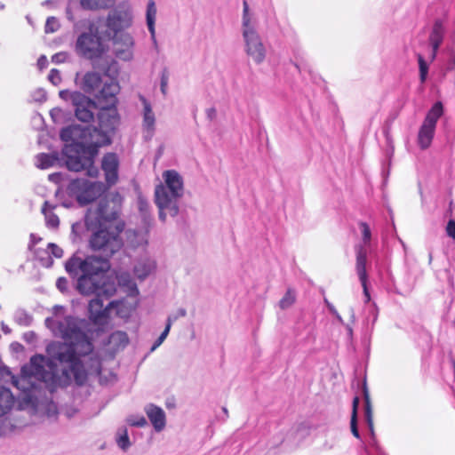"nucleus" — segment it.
I'll use <instances>...</instances> for the list:
<instances>
[{"instance_id": "49530a36", "label": "nucleus", "mask_w": 455, "mask_h": 455, "mask_svg": "<svg viewBox=\"0 0 455 455\" xmlns=\"http://www.w3.org/2000/svg\"><path fill=\"white\" fill-rule=\"evenodd\" d=\"M139 207L143 216L146 217L148 212V204L143 200H140Z\"/></svg>"}, {"instance_id": "864d4df0", "label": "nucleus", "mask_w": 455, "mask_h": 455, "mask_svg": "<svg viewBox=\"0 0 455 455\" xmlns=\"http://www.w3.org/2000/svg\"><path fill=\"white\" fill-rule=\"evenodd\" d=\"M60 179V173H52V174L49 175V180L53 181V182H59Z\"/></svg>"}, {"instance_id": "cd10ccee", "label": "nucleus", "mask_w": 455, "mask_h": 455, "mask_svg": "<svg viewBox=\"0 0 455 455\" xmlns=\"http://www.w3.org/2000/svg\"><path fill=\"white\" fill-rule=\"evenodd\" d=\"M111 315L115 313L121 318H126L132 313L133 307L126 304L123 300H114L110 302Z\"/></svg>"}, {"instance_id": "39448f33", "label": "nucleus", "mask_w": 455, "mask_h": 455, "mask_svg": "<svg viewBox=\"0 0 455 455\" xmlns=\"http://www.w3.org/2000/svg\"><path fill=\"white\" fill-rule=\"evenodd\" d=\"M123 225L119 223H100L98 229L92 233L89 240L92 251H99L103 257L100 259L108 261V258L116 253L123 246L120 234ZM99 258V256H97Z\"/></svg>"}, {"instance_id": "79ce46f5", "label": "nucleus", "mask_w": 455, "mask_h": 455, "mask_svg": "<svg viewBox=\"0 0 455 455\" xmlns=\"http://www.w3.org/2000/svg\"><path fill=\"white\" fill-rule=\"evenodd\" d=\"M48 251L58 259L63 256L62 249L54 243L48 244Z\"/></svg>"}, {"instance_id": "9b49d317", "label": "nucleus", "mask_w": 455, "mask_h": 455, "mask_svg": "<svg viewBox=\"0 0 455 455\" xmlns=\"http://www.w3.org/2000/svg\"><path fill=\"white\" fill-rule=\"evenodd\" d=\"M133 15L132 8L128 4H119L111 11L106 20L107 28L113 35L124 33V30L132 25Z\"/></svg>"}, {"instance_id": "0e129e2a", "label": "nucleus", "mask_w": 455, "mask_h": 455, "mask_svg": "<svg viewBox=\"0 0 455 455\" xmlns=\"http://www.w3.org/2000/svg\"><path fill=\"white\" fill-rule=\"evenodd\" d=\"M212 113H214V109L210 110V115H212Z\"/></svg>"}, {"instance_id": "423d86ee", "label": "nucleus", "mask_w": 455, "mask_h": 455, "mask_svg": "<svg viewBox=\"0 0 455 455\" xmlns=\"http://www.w3.org/2000/svg\"><path fill=\"white\" fill-rule=\"evenodd\" d=\"M68 191L81 205H84L100 196L105 191V186L87 179H76L69 183Z\"/></svg>"}, {"instance_id": "6e6552de", "label": "nucleus", "mask_w": 455, "mask_h": 455, "mask_svg": "<svg viewBox=\"0 0 455 455\" xmlns=\"http://www.w3.org/2000/svg\"><path fill=\"white\" fill-rule=\"evenodd\" d=\"M59 95L63 100L72 103L77 119L84 123H89L93 119V110L96 108V106L91 99L79 92H70L68 90L60 91Z\"/></svg>"}, {"instance_id": "4468645a", "label": "nucleus", "mask_w": 455, "mask_h": 455, "mask_svg": "<svg viewBox=\"0 0 455 455\" xmlns=\"http://www.w3.org/2000/svg\"><path fill=\"white\" fill-rule=\"evenodd\" d=\"M243 38L244 41L245 52L247 55L254 63L261 64L266 58L267 50L259 35L257 33L248 36H243Z\"/></svg>"}, {"instance_id": "de8ad7c7", "label": "nucleus", "mask_w": 455, "mask_h": 455, "mask_svg": "<svg viewBox=\"0 0 455 455\" xmlns=\"http://www.w3.org/2000/svg\"><path fill=\"white\" fill-rule=\"evenodd\" d=\"M50 114L52 119L56 122L57 118H59L62 115V110L59 108H55L51 110Z\"/></svg>"}, {"instance_id": "4be33fe9", "label": "nucleus", "mask_w": 455, "mask_h": 455, "mask_svg": "<svg viewBox=\"0 0 455 455\" xmlns=\"http://www.w3.org/2000/svg\"><path fill=\"white\" fill-rule=\"evenodd\" d=\"M444 33L445 28L443 23L441 20H436L433 26V29L429 36V42L433 49L431 60H434L436 56L437 50L443 42Z\"/></svg>"}, {"instance_id": "f704fd0d", "label": "nucleus", "mask_w": 455, "mask_h": 455, "mask_svg": "<svg viewBox=\"0 0 455 455\" xmlns=\"http://www.w3.org/2000/svg\"><path fill=\"white\" fill-rule=\"evenodd\" d=\"M358 405H359V398L355 397L353 400V412H352V417H351L350 427H351V432H352L353 435L356 438H360V434H359V431L357 428V421H356Z\"/></svg>"}, {"instance_id": "37998d69", "label": "nucleus", "mask_w": 455, "mask_h": 455, "mask_svg": "<svg viewBox=\"0 0 455 455\" xmlns=\"http://www.w3.org/2000/svg\"><path fill=\"white\" fill-rule=\"evenodd\" d=\"M446 233L448 236L455 240V220H450L446 226Z\"/></svg>"}, {"instance_id": "bf43d9fd", "label": "nucleus", "mask_w": 455, "mask_h": 455, "mask_svg": "<svg viewBox=\"0 0 455 455\" xmlns=\"http://www.w3.org/2000/svg\"><path fill=\"white\" fill-rule=\"evenodd\" d=\"M376 455H385L378 447H376Z\"/></svg>"}, {"instance_id": "603ef678", "label": "nucleus", "mask_w": 455, "mask_h": 455, "mask_svg": "<svg viewBox=\"0 0 455 455\" xmlns=\"http://www.w3.org/2000/svg\"><path fill=\"white\" fill-rule=\"evenodd\" d=\"M45 92L44 90H38L37 91V97L36 98V100H45Z\"/></svg>"}, {"instance_id": "052dcab7", "label": "nucleus", "mask_w": 455, "mask_h": 455, "mask_svg": "<svg viewBox=\"0 0 455 455\" xmlns=\"http://www.w3.org/2000/svg\"><path fill=\"white\" fill-rule=\"evenodd\" d=\"M4 9V4L3 3H0V11Z\"/></svg>"}, {"instance_id": "e2e57ef3", "label": "nucleus", "mask_w": 455, "mask_h": 455, "mask_svg": "<svg viewBox=\"0 0 455 455\" xmlns=\"http://www.w3.org/2000/svg\"><path fill=\"white\" fill-rule=\"evenodd\" d=\"M212 113H214V109L210 110V115H212Z\"/></svg>"}, {"instance_id": "0eeeda50", "label": "nucleus", "mask_w": 455, "mask_h": 455, "mask_svg": "<svg viewBox=\"0 0 455 455\" xmlns=\"http://www.w3.org/2000/svg\"><path fill=\"white\" fill-rule=\"evenodd\" d=\"M360 229L362 232V240L363 244L357 248L356 251V273L358 278L361 282L363 294L365 298V302L368 303L371 300V295L369 293L368 286H367V271H366V261H367V249L369 246L371 238V233L368 224L365 222L360 223Z\"/></svg>"}, {"instance_id": "c03bdc74", "label": "nucleus", "mask_w": 455, "mask_h": 455, "mask_svg": "<svg viewBox=\"0 0 455 455\" xmlns=\"http://www.w3.org/2000/svg\"><path fill=\"white\" fill-rule=\"evenodd\" d=\"M56 286L61 292H65L68 290V280L65 277L58 278Z\"/></svg>"}, {"instance_id": "412c9836", "label": "nucleus", "mask_w": 455, "mask_h": 455, "mask_svg": "<svg viewBox=\"0 0 455 455\" xmlns=\"http://www.w3.org/2000/svg\"><path fill=\"white\" fill-rule=\"evenodd\" d=\"M145 411L156 431L160 432L165 427V413L160 407L149 404Z\"/></svg>"}, {"instance_id": "6e6d98bb", "label": "nucleus", "mask_w": 455, "mask_h": 455, "mask_svg": "<svg viewBox=\"0 0 455 455\" xmlns=\"http://www.w3.org/2000/svg\"><path fill=\"white\" fill-rule=\"evenodd\" d=\"M92 214H93V213H92V212H89V214H88V215H87V217H86V224H87L88 226H90V225H91V221H92Z\"/></svg>"}, {"instance_id": "338daca9", "label": "nucleus", "mask_w": 455, "mask_h": 455, "mask_svg": "<svg viewBox=\"0 0 455 455\" xmlns=\"http://www.w3.org/2000/svg\"><path fill=\"white\" fill-rule=\"evenodd\" d=\"M377 319V313L374 315V321Z\"/></svg>"}, {"instance_id": "7ed1b4c3", "label": "nucleus", "mask_w": 455, "mask_h": 455, "mask_svg": "<svg viewBox=\"0 0 455 455\" xmlns=\"http://www.w3.org/2000/svg\"><path fill=\"white\" fill-rule=\"evenodd\" d=\"M66 271L76 279V289L84 296L95 295L89 302L90 319L96 324H103L111 316L110 303L104 307L102 299H108L116 292V285L107 275L109 261L89 255L82 258L73 255L65 264Z\"/></svg>"}, {"instance_id": "7c9ffc66", "label": "nucleus", "mask_w": 455, "mask_h": 455, "mask_svg": "<svg viewBox=\"0 0 455 455\" xmlns=\"http://www.w3.org/2000/svg\"><path fill=\"white\" fill-rule=\"evenodd\" d=\"M57 162V157L49 154H39L36 157V165L40 169H47Z\"/></svg>"}, {"instance_id": "8fccbe9b", "label": "nucleus", "mask_w": 455, "mask_h": 455, "mask_svg": "<svg viewBox=\"0 0 455 455\" xmlns=\"http://www.w3.org/2000/svg\"><path fill=\"white\" fill-rule=\"evenodd\" d=\"M335 444H336L335 437H332L330 440H327L326 444H325L326 451L332 450L335 447Z\"/></svg>"}, {"instance_id": "4c0bfd02", "label": "nucleus", "mask_w": 455, "mask_h": 455, "mask_svg": "<svg viewBox=\"0 0 455 455\" xmlns=\"http://www.w3.org/2000/svg\"><path fill=\"white\" fill-rule=\"evenodd\" d=\"M127 423L132 427H142L147 425V420L142 415H131L127 418Z\"/></svg>"}, {"instance_id": "3c124183", "label": "nucleus", "mask_w": 455, "mask_h": 455, "mask_svg": "<svg viewBox=\"0 0 455 455\" xmlns=\"http://www.w3.org/2000/svg\"><path fill=\"white\" fill-rule=\"evenodd\" d=\"M186 315H187L186 309L180 308L175 314L171 315L170 316H178V318H180V317H184Z\"/></svg>"}, {"instance_id": "c85d7f7f", "label": "nucleus", "mask_w": 455, "mask_h": 455, "mask_svg": "<svg viewBox=\"0 0 455 455\" xmlns=\"http://www.w3.org/2000/svg\"><path fill=\"white\" fill-rule=\"evenodd\" d=\"M117 281L119 285L125 287L130 296H136L139 293L137 284L131 278L128 273H121L117 275Z\"/></svg>"}, {"instance_id": "c756f323", "label": "nucleus", "mask_w": 455, "mask_h": 455, "mask_svg": "<svg viewBox=\"0 0 455 455\" xmlns=\"http://www.w3.org/2000/svg\"><path fill=\"white\" fill-rule=\"evenodd\" d=\"M115 0H80L81 6L85 10L105 9L110 6Z\"/></svg>"}, {"instance_id": "dca6fc26", "label": "nucleus", "mask_w": 455, "mask_h": 455, "mask_svg": "<svg viewBox=\"0 0 455 455\" xmlns=\"http://www.w3.org/2000/svg\"><path fill=\"white\" fill-rule=\"evenodd\" d=\"M139 99L142 105V129L146 137L150 139L156 129V116L149 100L142 95H140Z\"/></svg>"}, {"instance_id": "6ab92c4d", "label": "nucleus", "mask_w": 455, "mask_h": 455, "mask_svg": "<svg viewBox=\"0 0 455 455\" xmlns=\"http://www.w3.org/2000/svg\"><path fill=\"white\" fill-rule=\"evenodd\" d=\"M157 16V7L154 0H148L146 6V24L150 34L151 41L154 46L157 47V40L156 36V21Z\"/></svg>"}, {"instance_id": "393cba45", "label": "nucleus", "mask_w": 455, "mask_h": 455, "mask_svg": "<svg viewBox=\"0 0 455 455\" xmlns=\"http://www.w3.org/2000/svg\"><path fill=\"white\" fill-rule=\"evenodd\" d=\"M101 77L96 72L86 73L83 79V88L90 93L95 92L100 86Z\"/></svg>"}, {"instance_id": "a18cd8bd", "label": "nucleus", "mask_w": 455, "mask_h": 455, "mask_svg": "<svg viewBox=\"0 0 455 455\" xmlns=\"http://www.w3.org/2000/svg\"><path fill=\"white\" fill-rule=\"evenodd\" d=\"M67 58L68 54L66 52H58L52 57V62L59 64L64 62Z\"/></svg>"}, {"instance_id": "680f3d73", "label": "nucleus", "mask_w": 455, "mask_h": 455, "mask_svg": "<svg viewBox=\"0 0 455 455\" xmlns=\"http://www.w3.org/2000/svg\"><path fill=\"white\" fill-rule=\"evenodd\" d=\"M300 427L303 428L307 433L308 432V429L306 426H301Z\"/></svg>"}, {"instance_id": "f3484780", "label": "nucleus", "mask_w": 455, "mask_h": 455, "mask_svg": "<svg viewBox=\"0 0 455 455\" xmlns=\"http://www.w3.org/2000/svg\"><path fill=\"white\" fill-rule=\"evenodd\" d=\"M101 168L108 186L116 184L118 180L119 159L114 153H108L101 161Z\"/></svg>"}, {"instance_id": "f8f14e48", "label": "nucleus", "mask_w": 455, "mask_h": 455, "mask_svg": "<svg viewBox=\"0 0 455 455\" xmlns=\"http://www.w3.org/2000/svg\"><path fill=\"white\" fill-rule=\"evenodd\" d=\"M121 198L119 196H112L110 199L105 197L99 203L96 218L100 223H116L119 212Z\"/></svg>"}, {"instance_id": "5701e85b", "label": "nucleus", "mask_w": 455, "mask_h": 455, "mask_svg": "<svg viewBox=\"0 0 455 455\" xmlns=\"http://www.w3.org/2000/svg\"><path fill=\"white\" fill-rule=\"evenodd\" d=\"M148 230L140 228L127 231V244L132 248L145 247L148 244Z\"/></svg>"}, {"instance_id": "473e14b6", "label": "nucleus", "mask_w": 455, "mask_h": 455, "mask_svg": "<svg viewBox=\"0 0 455 455\" xmlns=\"http://www.w3.org/2000/svg\"><path fill=\"white\" fill-rule=\"evenodd\" d=\"M116 443L118 447L123 451H127L131 446L128 431L125 427L118 429L116 433Z\"/></svg>"}, {"instance_id": "4d7b16f0", "label": "nucleus", "mask_w": 455, "mask_h": 455, "mask_svg": "<svg viewBox=\"0 0 455 455\" xmlns=\"http://www.w3.org/2000/svg\"><path fill=\"white\" fill-rule=\"evenodd\" d=\"M332 315L337 318V320L339 322V323H343V319L342 317L340 316V315L338 313V311L336 310V313H332Z\"/></svg>"}, {"instance_id": "09e8293b", "label": "nucleus", "mask_w": 455, "mask_h": 455, "mask_svg": "<svg viewBox=\"0 0 455 455\" xmlns=\"http://www.w3.org/2000/svg\"><path fill=\"white\" fill-rule=\"evenodd\" d=\"M47 58L45 56H41L38 60H37V66L40 69H43L46 67L47 65Z\"/></svg>"}, {"instance_id": "9d476101", "label": "nucleus", "mask_w": 455, "mask_h": 455, "mask_svg": "<svg viewBox=\"0 0 455 455\" xmlns=\"http://www.w3.org/2000/svg\"><path fill=\"white\" fill-rule=\"evenodd\" d=\"M76 51L78 54L94 59L100 57L106 51V46L97 36V31L91 25L89 32L81 34L76 44Z\"/></svg>"}, {"instance_id": "13d9d810", "label": "nucleus", "mask_w": 455, "mask_h": 455, "mask_svg": "<svg viewBox=\"0 0 455 455\" xmlns=\"http://www.w3.org/2000/svg\"><path fill=\"white\" fill-rule=\"evenodd\" d=\"M67 17H68V19L69 20H71V21H73V20H74V17H73V15H72V13H71V12H70V10H69V9H68V10H67Z\"/></svg>"}, {"instance_id": "f257e3e1", "label": "nucleus", "mask_w": 455, "mask_h": 455, "mask_svg": "<svg viewBox=\"0 0 455 455\" xmlns=\"http://www.w3.org/2000/svg\"><path fill=\"white\" fill-rule=\"evenodd\" d=\"M45 325L64 341L49 344L47 358L41 355L32 356L29 365L22 367L18 378L12 375L7 367H0V382L12 381L24 393L23 401L36 411L54 414L56 406L53 403L39 400V386L44 384L52 392L68 386L73 379L82 385L87 377L82 358L92 351V344L86 334V321L66 315L62 306L52 307V316L45 319Z\"/></svg>"}, {"instance_id": "69168bd1", "label": "nucleus", "mask_w": 455, "mask_h": 455, "mask_svg": "<svg viewBox=\"0 0 455 455\" xmlns=\"http://www.w3.org/2000/svg\"><path fill=\"white\" fill-rule=\"evenodd\" d=\"M223 411H224L225 413H228V410H227L226 408H223Z\"/></svg>"}, {"instance_id": "aec40b11", "label": "nucleus", "mask_w": 455, "mask_h": 455, "mask_svg": "<svg viewBox=\"0 0 455 455\" xmlns=\"http://www.w3.org/2000/svg\"><path fill=\"white\" fill-rule=\"evenodd\" d=\"M256 20L252 12L249 9L246 1L243 3V17H242V34L243 36L257 34Z\"/></svg>"}, {"instance_id": "5fc2aeb1", "label": "nucleus", "mask_w": 455, "mask_h": 455, "mask_svg": "<svg viewBox=\"0 0 455 455\" xmlns=\"http://www.w3.org/2000/svg\"><path fill=\"white\" fill-rule=\"evenodd\" d=\"M324 302H325V304H326V306H327V307H328L329 311H330L331 314H332V313H336V308H335V307H334L331 303H330V302L328 301V299H324Z\"/></svg>"}, {"instance_id": "2eb2a0df", "label": "nucleus", "mask_w": 455, "mask_h": 455, "mask_svg": "<svg viewBox=\"0 0 455 455\" xmlns=\"http://www.w3.org/2000/svg\"><path fill=\"white\" fill-rule=\"evenodd\" d=\"M119 90L117 81L115 78H108L96 94L99 103L105 107H114L116 103V94Z\"/></svg>"}, {"instance_id": "a19ab883", "label": "nucleus", "mask_w": 455, "mask_h": 455, "mask_svg": "<svg viewBox=\"0 0 455 455\" xmlns=\"http://www.w3.org/2000/svg\"><path fill=\"white\" fill-rule=\"evenodd\" d=\"M48 79H49V81H50L52 84H54V85H59V84H60V82H61V76H60V75L59 70L54 69V68H53V69H52V70L50 71L49 76H48Z\"/></svg>"}, {"instance_id": "bb28decb", "label": "nucleus", "mask_w": 455, "mask_h": 455, "mask_svg": "<svg viewBox=\"0 0 455 455\" xmlns=\"http://www.w3.org/2000/svg\"><path fill=\"white\" fill-rule=\"evenodd\" d=\"M364 395V413L365 418L368 422L371 433V441L370 442V445L371 447H375V439H374V432H373V423H372V409L370 401V396L366 387L363 388Z\"/></svg>"}, {"instance_id": "774afa93", "label": "nucleus", "mask_w": 455, "mask_h": 455, "mask_svg": "<svg viewBox=\"0 0 455 455\" xmlns=\"http://www.w3.org/2000/svg\"><path fill=\"white\" fill-rule=\"evenodd\" d=\"M77 28H78V25L75 24V28L77 29Z\"/></svg>"}, {"instance_id": "ea45409f", "label": "nucleus", "mask_w": 455, "mask_h": 455, "mask_svg": "<svg viewBox=\"0 0 455 455\" xmlns=\"http://www.w3.org/2000/svg\"><path fill=\"white\" fill-rule=\"evenodd\" d=\"M60 28V23L58 20L54 17H49L45 23V32L46 33H53L57 31Z\"/></svg>"}, {"instance_id": "2f4dec72", "label": "nucleus", "mask_w": 455, "mask_h": 455, "mask_svg": "<svg viewBox=\"0 0 455 455\" xmlns=\"http://www.w3.org/2000/svg\"><path fill=\"white\" fill-rule=\"evenodd\" d=\"M176 320H178V316H168L166 320V326L164 331L158 337V339L155 341L154 345L151 347V351L156 349L165 340L170 332L172 323L175 322Z\"/></svg>"}, {"instance_id": "c9c22d12", "label": "nucleus", "mask_w": 455, "mask_h": 455, "mask_svg": "<svg viewBox=\"0 0 455 455\" xmlns=\"http://www.w3.org/2000/svg\"><path fill=\"white\" fill-rule=\"evenodd\" d=\"M296 300L295 291L291 289H288L286 293L279 301V307L281 309L284 310L291 307Z\"/></svg>"}, {"instance_id": "20e7f679", "label": "nucleus", "mask_w": 455, "mask_h": 455, "mask_svg": "<svg viewBox=\"0 0 455 455\" xmlns=\"http://www.w3.org/2000/svg\"><path fill=\"white\" fill-rule=\"evenodd\" d=\"M183 195V177L175 170L164 171L162 173V181L155 188V202L159 211L160 220L164 222L168 216L178 215V202Z\"/></svg>"}, {"instance_id": "f03ea898", "label": "nucleus", "mask_w": 455, "mask_h": 455, "mask_svg": "<svg viewBox=\"0 0 455 455\" xmlns=\"http://www.w3.org/2000/svg\"><path fill=\"white\" fill-rule=\"evenodd\" d=\"M119 124L117 111L113 107L101 106L99 113V129L82 125H70L61 130L60 138L66 145L63 153L68 170L83 172L90 177L99 173L94 165L98 148L111 143V135Z\"/></svg>"}, {"instance_id": "1a4fd4ad", "label": "nucleus", "mask_w": 455, "mask_h": 455, "mask_svg": "<svg viewBox=\"0 0 455 455\" xmlns=\"http://www.w3.org/2000/svg\"><path fill=\"white\" fill-rule=\"evenodd\" d=\"M443 108L441 102H435L427 112L418 133V144L421 149L430 147L435 136L436 124L443 116Z\"/></svg>"}, {"instance_id": "72a5a7b5", "label": "nucleus", "mask_w": 455, "mask_h": 455, "mask_svg": "<svg viewBox=\"0 0 455 455\" xmlns=\"http://www.w3.org/2000/svg\"><path fill=\"white\" fill-rule=\"evenodd\" d=\"M48 203L45 202L44 207L42 208V212L44 215L46 225L49 228H55L59 226L60 220L56 214L48 210Z\"/></svg>"}, {"instance_id": "ddd939ff", "label": "nucleus", "mask_w": 455, "mask_h": 455, "mask_svg": "<svg viewBox=\"0 0 455 455\" xmlns=\"http://www.w3.org/2000/svg\"><path fill=\"white\" fill-rule=\"evenodd\" d=\"M113 51L115 55L124 61L133 59L135 41L132 34L125 32L112 36Z\"/></svg>"}, {"instance_id": "a878e982", "label": "nucleus", "mask_w": 455, "mask_h": 455, "mask_svg": "<svg viewBox=\"0 0 455 455\" xmlns=\"http://www.w3.org/2000/svg\"><path fill=\"white\" fill-rule=\"evenodd\" d=\"M13 403V395L11 391L5 387H0V417L12 409Z\"/></svg>"}, {"instance_id": "58836bf2", "label": "nucleus", "mask_w": 455, "mask_h": 455, "mask_svg": "<svg viewBox=\"0 0 455 455\" xmlns=\"http://www.w3.org/2000/svg\"><path fill=\"white\" fill-rule=\"evenodd\" d=\"M169 73L167 70L162 71L160 75V91L164 96L168 93Z\"/></svg>"}, {"instance_id": "a211bd4d", "label": "nucleus", "mask_w": 455, "mask_h": 455, "mask_svg": "<svg viewBox=\"0 0 455 455\" xmlns=\"http://www.w3.org/2000/svg\"><path fill=\"white\" fill-rule=\"evenodd\" d=\"M156 267V263L148 253H144L136 259L133 273L140 280L146 279Z\"/></svg>"}, {"instance_id": "b1692460", "label": "nucleus", "mask_w": 455, "mask_h": 455, "mask_svg": "<svg viewBox=\"0 0 455 455\" xmlns=\"http://www.w3.org/2000/svg\"><path fill=\"white\" fill-rule=\"evenodd\" d=\"M129 343V338L124 331H116L108 339V346L112 352L124 349Z\"/></svg>"}, {"instance_id": "e433bc0d", "label": "nucleus", "mask_w": 455, "mask_h": 455, "mask_svg": "<svg viewBox=\"0 0 455 455\" xmlns=\"http://www.w3.org/2000/svg\"><path fill=\"white\" fill-rule=\"evenodd\" d=\"M418 62H419V79L421 83H424L427 79V73H428V64L424 60L423 56L421 54L417 55Z\"/></svg>"}]
</instances>
